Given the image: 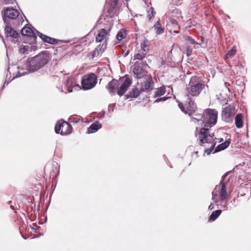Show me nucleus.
I'll list each match as a JSON object with an SVG mask.
<instances>
[{"label": "nucleus", "mask_w": 251, "mask_h": 251, "mask_svg": "<svg viewBox=\"0 0 251 251\" xmlns=\"http://www.w3.org/2000/svg\"><path fill=\"white\" fill-rule=\"evenodd\" d=\"M49 60V53L42 52L34 57L29 58L26 63V67L29 72H34L46 65Z\"/></svg>", "instance_id": "nucleus-1"}, {"label": "nucleus", "mask_w": 251, "mask_h": 251, "mask_svg": "<svg viewBox=\"0 0 251 251\" xmlns=\"http://www.w3.org/2000/svg\"><path fill=\"white\" fill-rule=\"evenodd\" d=\"M205 86V85L199 77L192 76L186 89L187 97L199 96L204 89Z\"/></svg>", "instance_id": "nucleus-2"}, {"label": "nucleus", "mask_w": 251, "mask_h": 251, "mask_svg": "<svg viewBox=\"0 0 251 251\" xmlns=\"http://www.w3.org/2000/svg\"><path fill=\"white\" fill-rule=\"evenodd\" d=\"M218 111L215 109L207 108L205 109L201 117L204 127L210 128L217 122Z\"/></svg>", "instance_id": "nucleus-3"}, {"label": "nucleus", "mask_w": 251, "mask_h": 251, "mask_svg": "<svg viewBox=\"0 0 251 251\" xmlns=\"http://www.w3.org/2000/svg\"><path fill=\"white\" fill-rule=\"evenodd\" d=\"M3 19L4 23L7 25L10 24V20L13 21V24L18 25L20 24L22 19L18 20L20 16L19 11L13 8H4L2 11Z\"/></svg>", "instance_id": "nucleus-4"}, {"label": "nucleus", "mask_w": 251, "mask_h": 251, "mask_svg": "<svg viewBox=\"0 0 251 251\" xmlns=\"http://www.w3.org/2000/svg\"><path fill=\"white\" fill-rule=\"evenodd\" d=\"M178 105L183 112L190 116L194 114L197 110L196 102L190 97H188L187 100L184 104L182 102H178Z\"/></svg>", "instance_id": "nucleus-5"}, {"label": "nucleus", "mask_w": 251, "mask_h": 251, "mask_svg": "<svg viewBox=\"0 0 251 251\" xmlns=\"http://www.w3.org/2000/svg\"><path fill=\"white\" fill-rule=\"evenodd\" d=\"M97 76L94 73L84 75L81 79V86L83 90H90L94 88L97 83Z\"/></svg>", "instance_id": "nucleus-6"}, {"label": "nucleus", "mask_w": 251, "mask_h": 251, "mask_svg": "<svg viewBox=\"0 0 251 251\" xmlns=\"http://www.w3.org/2000/svg\"><path fill=\"white\" fill-rule=\"evenodd\" d=\"M199 135L201 146L206 148L208 144L215 143L213 137L209 133L208 128H201Z\"/></svg>", "instance_id": "nucleus-7"}, {"label": "nucleus", "mask_w": 251, "mask_h": 251, "mask_svg": "<svg viewBox=\"0 0 251 251\" xmlns=\"http://www.w3.org/2000/svg\"><path fill=\"white\" fill-rule=\"evenodd\" d=\"M119 87L117 91V94L119 96H123L127 90L128 87L132 84V79L127 75L121 78L119 80Z\"/></svg>", "instance_id": "nucleus-8"}, {"label": "nucleus", "mask_w": 251, "mask_h": 251, "mask_svg": "<svg viewBox=\"0 0 251 251\" xmlns=\"http://www.w3.org/2000/svg\"><path fill=\"white\" fill-rule=\"evenodd\" d=\"M55 131L63 135L69 134L72 132V127L68 122L58 121L55 126Z\"/></svg>", "instance_id": "nucleus-9"}, {"label": "nucleus", "mask_w": 251, "mask_h": 251, "mask_svg": "<svg viewBox=\"0 0 251 251\" xmlns=\"http://www.w3.org/2000/svg\"><path fill=\"white\" fill-rule=\"evenodd\" d=\"M235 113V106L232 104H229L223 108L222 111V118L225 121L228 122L231 119Z\"/></svg>", "instance_id": "nucleus-10"}, {"label": "nucleus", "mask_w": 251, "mask_h": 251, "mask_svg": "<svg viewBox=\"0 0 251 251\" xmlns=\"http://www.w3.org/2000/svg\"><path fill=\"white\" fill-rule=\"evenodd\" d=\"M110 29H100L98 31L97 34L96 35V42H101L104 41L105 43L109 40L110 36Z\"/></svg>", "instance_id": "nucleus-11"}, {"label": "nucleus", "mask_w": 251, "mask_h": 251, "mask_svg": "<svg viewBox=\"0 0 251 251\" xmlns=\"http://www.w3.org/2000/svg\"><path fill=\"white\" fill-rule=\"evenodd\" d=\"M22 35L28 37L30 38L29 44H35L36 42V35L33 29L29 26H25L21 30Z\"/></svg>", "instance_id": "nucleus-12"}, {"label": "nucleus", "mask_w": 251, "mask_h": 251, "mask_svg": "<svg viewBox=\"0 0 251 251\" xmlns=\"http://www.w3.org/2000/svg\"><path fill=\"white\" fill-rule=\"evenodd\" d=\"M133 72L138 78L144 77L147 75V71L141 66V63L138 61L135 63L133 66Z\"/></svg>", "instance_id": "nucleus-13"}, {"label": "nucleus", "mask_w": 251, "mask_h": 251, "mask_svg": "<svg viewBox=\"0 0 251 251\" xmlns=\"http://www.w3.org/2000/svg\"><path fill=\"white\" fill-rule=\"evenodd\" d=\"M64 84L66 88L67 91L69 93L73 92V88L79 86L76 82V79L73 76L68 77L65 80Z\"/></svg>", "instance_id": "nucleus-14"}, {"label": "nucleus", "mask_w": 251, "mask_h": 251, "mask_svg": "<svg viewBox=\"0 0 251 251\" xmlns=\"http://www.w3.org/2000/svg\"><path fill=\"white\" fill-rule=\"evenodd\" d=\"M153 84L151 77L148 76L145 81L141 83L140 88L142 92H149L152 89Z\"/></svg>", "instance_id": "nucleus-15"}, {"label": "nucleus", "mask_w": 251, "mask_h": 251, "mask_svg": "<svg viewBox=\"0 0 251 251\" xmlns=\"http://www.w3.org/2000/svg\"><path fill=\"white\" fill-rule=\"evenodd\" d=\"M168 28L170 30L171 32L178 33L180 31V26L178 24L176 20L173 18L170 19L167 25Z\"/></svg>", "instance_id": "nucleus-16"}, {"label": "nucleus", "mask_w": 251, "mask_h": 251, "mask_svg": "<svg viewBox=\"0 0 251 251\" xmlns=\"http://www.w3.org/2000/svg\"><path fill=\"white\" fill-rule=\"evenodd\" d=\"M218 188L220 190L219 196L220 199L221 201L225 200L227 197V192L226 190V182L224 180H222L219 186L217 185L215 189Z\"/></svg>", "instance_id": "nucleus-17"}, {"label": "nucleus", "mask_w": 251, "mask_h": 251, "mask_svg": "<svg viewBox=\"0 0 251 251\" xmlns=\"http://www.w3.org/2000/svg\"><path fill=\"white\" fill-rule=\"evenodd\" d=\"M118 1L109 0L106 7L107 13L110 17L114 16L116 13V8L117 5Z\"/></svg>", "instance_id": "nucleus-18"}, {"label": "nucleus", "mask_w": 251, "mask_h": 251, "mask_svg": "<svg viewBox=\"0 0 251 251\" xmlns=\"http://www.w3.org/2000/svg\"><path fill=\"white\" fill-rule=\"evenodd\" d=\"M119 87V81L115 79H113L111 81L108 82L106 86V88L108 90L110 93L114 94L116 91Z\"/></svg>", "instance_id": "nucleus-19"}, {"label": "nucleus", "mask_w": 251, "mask_h": 251, "mask_svg": "<svg viewBox=\"0 0 251 251\" xmlns=\"http://www.w3.org/2000/svg\"><path fill=\"white\" fill-rule=\"evenodd\" d=\"M10 24L9 25H5V34L6 36V37H13L14 38H16L18 37V36L19 35L18 32L16 31L15 30L13 29L11 26H10Z\"/></svg>", "instance_id": "nucleus-20"}, {"label": "nucleus", "mask_w": 251, "mask_h": 251, "mask_svg": "<svg viewBox=\"0 0 251 251\" xmlns=\"http://www.w3.org/2000/svg\"><path fill=\"white\" fill-rule=\"evenodd\" d=\"M101 127V125L99 122H96L88 128L87 133L88 134L94 133L100 128Z\"/></svg>", "instance_id": "nucleus-21"}, {"label": "nucleus", "mask_w": 251, "mask_h": 251, "mask_svg": "<svg viewBox=\"0 0 251 251\" xmlns=\"http://www.w3.org/2000/svg\"><path fill=\"white\" fill-rule=\"evenodd\" d=\"M103 45L101 46L99 45L92 52V58L98 57L100 54L104 52L105 47L104 48H103Z\"/></svg>", "instance_id": "nucleus-22"}, {"label": "nucleus", "mask_w": 251, "mask_h": 251, "mask_svg": "<svg viewBox=\"0 0 251 251\" xmlns=\"http://www.w3.org/2000/svg\"><path fill=\"white\" fill-rule=\"evenodd\" d=\"M39 36L41 37V38L45 42H47L48 43L50 44H56L57 43V40L51 38L50 37H49L46 35L43 34L42 33H40V35Z\"/></svg>", "instance_id": "nucleus-23"}, {"label": "nucleus", "mask_w": 251, "mask_h": 251, "mask_svg": "<svg viewBox=\"0 0 251 251\" xmlns=\"http://www.w3.org/2000/svg\"><path fill=\"white\" fill-rule=\"evenodd\" d=\"M235 124L237 128H241L243 126V116L242 114H238L235 118Z\"/></svg>", "instance_id": "nucleus-24"}, {"label": "nucleus", "mask_w": 251, "mask_h": 251, "mask_svg": "<svg viewBox=\"0 0 251 251\" xmlns=\"http://www.w3.org/2000/svg\"><path fill=\"white\" fill-rule=\"evenodd\" d=\"M151 28H154L156 33L160 34L164 32V28L162 26L159 20L157 21Z\"/></svg>", "instance_id": "nucleus-25"}, {"label": "nucleus", "mask_w": 251, "mask_h": 251, "mask_svg": "<svg viewBox=\"0 0 251 251\" xmlns=\"http://www.w3.org/2000/svg\"><path fill=\"white\" fill-rule=\"evenodd\" d=\"M230 144V142L226 140L224 143L219 145L216 148L214 152H217L226 149Z\"/></svg>", "instance_id": "nucleus-26"}, {"label": "nucleus", "mask_w": 251, "mask_h": 251, "mask_svg": "<svg viewBox=\"0 0 251 251\" xmlns=\"http://www.w3.org/2000/svg\"><path fill=\"white\" fill-rule=\"evenodd\" d=\"M155 14L156 12L154 11L153 7H151L148 9L147 17L149 23H151L152 22Z\"/></svg>", "instance_id": "nucleus-27"}, {"label": "nucleus", "mask_w": 251, "mask_h": 251, "mask_svg": "<svg viewBox=\"0 0 251 251\" xmlns=\"http://www.w3.org/2000/svg\"><path fill=\"white\" fill-rule=\"evenodd\" d=\"M166 92V90L165 86L160 87V88H158L155 92L154 98H155L157 97H161L164 95Z\"/></svg>", "instance_id": "nucleus-28"}, {"label": "nucleus", "mask_w": 251, "mask_h": 251, "mask_svg": "<svg viewBox=\"0 0 251 251\" xmlns=\"http://www.w3.org/2000/svg\"><path fill=\"white\" fill-rule=\"evenodd\" d=\"M126 32L125 30L122 29L117 33L116 35L117 39L121 41L126 36Z\"/></svg>", "instance_id": "nucleus-29"}, {"label": "nucleus", "mask_w": 251, "mask_h": 251, "mask_svg": "<svg viewBox=\"0 0 251 251\" xmlns=\"http://www.w3.org/2000/svg\"><path fill=\"white\" fill-rule=\"evenodd\" d=\"M142 92L141 88H134L130 92V96L131 97L136 98L139 96Z\"/></svg>", "instance_id": "nucleus-30"}, {"label": "nucleus", "mask_w": 251, "mask_h": 251, "mask_svg": "<svg viewBox=\"0 0 251 251\" xmlns=\"http://www.w3.org/2000/svg\"><path fill=\"white\" fill-rule=\"evenodd\" d=\"M222 210H217L215 211H213L212 214L210 215L209 218V220L210 221H214L221 214Z\"/></svg>", "instance_id": "nucleus-31"}, {"label": "nucleus", "mask_w": 251, "mask_h": 251, "mask_svg": "<svg viewBox=\"0 0 251 251\" xmlns=\"http://www.w3.org/2000/svg\"><path fill=\"white\" fill-rule=\"evenodd\" d=\"M236 52V50L235 47H233L225 55V59L226 60L228 58L232 57L235 54Z\"/></svg>", "instance_id": "nucleus-32"}, {"label": "nucleus", "mask_w": 251, "mask_h": 251, "mask_svg": "<svg viewBox=\"0 0 251 251\" xmlns=\"http://www.w3.org/2000/svg\"><path fill=\"white\" fill-rule=\"evenodd\" d=\"M215 146V143L207 145V147L205 148L206 150H205L204 152L206 153L207 155H209L211 151L213 150Z\"/></svg>", "instance_id": "nucleus-33"}, {"label": "nucleus", "mask_w": 251, "mask_h": 251, "mask_svg": "<svg viewBox=\"0 0 251 251\" xmlns=\"http://www.w3.org/2000/svg\"><path fill=\"white\" fill-rule=\"evenodd\" d=\"M147 41H144L141 43V49L145 52H147L149 50L150 48L149 45L147 44Z\"/></svg>", "instance_id": "nucleus-34"}, {"label": "nucleus", "mask_w": 251, "mask_h": 251, "mask_svg": "<svg viewBox=\"0 0 251 251\" xmlns=\"http://www.w3.org/2000/svg\"><path fill=\"white\" fill-rule=\"evenodd\" d=\"M221 96V94H220L219 95H217V99L219 100L220 103L223 105L227 104L228 100L226 98H221L220 97Z\"/></svg>", "instance_id": "nucleus-35"}, {"label": "nucleus", "mask_w": 251, "mask_h": 251, "mask_svg": "<svg viewBox=\"0 0 251 251\" xmlns=\"http://www.w3.org/2000/svg\"><path fill=\"white\" fill-rule=\"evenodd\" d=\"M146 55V53H137L135 54L134 56V59H138V60H142L145 57Z\"/></svg>", "instance_id": "nucleus-36"}, {"label": "nucleus", "mask_w": 251, "mask_h": 251, "mask_svg": "<svg viewBox=\"0 0 251 251\" xmlns=\"http://www.w3.org/2000/svg\"><path fill=\"white\" fill-rule=\"evenodd\" d=\"M185 39L187 41H188L189 43L191 44L197 45H200V44L198 43L197 42H196L194 39L191 38L189 36H186Z\"/></svg>", "instance_id": "nucleus-37"}, {"label": "nucleus", "mask_w": 251, "mask_h": 251, "mask_svg": "<svg viewBox=\"0 0 251 251\" xmlns=\"http://www.w3.org/2000/svg\"><path fill=\"white\" fill-rule=\"evenodd\" d=\"M69 120H70L71 122L76 123L80 121V118L79 117H75V116H71L70 117Z\"/></svg>", "instance_id": "nucleus-38"}, {"label": "nucleus", "mask_w": 251, "mask_h": 251, "mask_svg": "<svg viewBox=\"0 0 251 251\" xmlns=\"http://www.w3.org/2000/svg\"><path fill=\"white\" fill-rule=\"evenodd\" d=\"M19 70H18V74H19L20 76H21L22 75H24L25 74H26L27 73V71H25V70L21 68L20 69V67H18Z\"/></svg>", "instance_id": "nucleus-39"}, {"label": "nucleus", "mask_w": 251, "mask_h": 251, "mask_svg": "<svg viewBox=\"0 0 251 251\" xmlns=\"http://www.w3.org/2000/svg\"><path fill=\"white\" fill-rule=\"evenodd\" d=\"M192 52V49L190 47H187L186 49V54L187 56H189L191 55Z\"/></svg>", "instance_id": "nucleus-40"}, {"label": "nucleus", "mask_w": 251, "mask_h": 251, "mask_svg": "<svg viewBox=\"0 0 251 251\" xmlns=\"http://www.w3.org/2000/svg\"><path fill=\"white\" fill-rule=\"evenodd\" d=\"M15 0H3V2L5 4H13L14 3Z\"/></svg>", "instance_id": "nucleus-41"}, {"label": "nucleus", "mask_w": 251, "mask_h": 251, "mask_svg": "<svg viewBox=\"0 0 251 251\" xmlns=\"http://www.w3.org/2000/svg\"><path fill=\"white\" fill-rule=\"evenodd\" d=\"M167 99V98L166 97H162V98H159V99H158L157 100H156L154 102H159L161 100H166Z\"/></svg>", "instance_id": "nucleus-42"}, {"label": "nucleus", "mask_w": 251, "mask_h": 251, "mask_svg": "<svg viewBox=\"0 0 251 251\" xmlns=\"http://www.w3.org/2000/svg\"><path fill=\"white\" fill-rule=\"evenodd\" d=\"M129 50H127L125 53L124 52V51H123V52L121 53L122 54V55L124 56V57H126V56L128 55V54H129Z\"/></svg>", "instance_id": "nucleus-43"}, {"label": "nucleus", "mask_w": 251, "mask_h": 251, "mask_svg": "<svg viewBox=\"0 0 251 251\" xmlns=\"http://www.w3.org/2000/svg\"><path fill=\"white\" fill-rule=\"evenodd\" d=\"M29 46H25L23 49H21L22 50H23V52H25V50H28Z\"/></svg>", "instance_id": "nucleus-44"}, {"label": "nucleus", "mask_w": 251, "mask_h": 251, "mask_svg": "<svg viewBox=\"0 0 251 251\" xmlns=\"http://www.w3.org/2000/svg\"><path fill=\"white\" fill-rule=\"evenodd\" d=\"M214 208V206L212 204H211L209 206L208 208L210 210H212Z\"/></svg>", "instance_id": "nucleus-45"}, {"label": "nucleus", "mask_w": 251, "mask_h": 251, "mask_svg": "<svg viewBox=\"0 0 251 251\" xmlns=\"http://www.w3.org/2000/svg\"><path fill=\"white\" fill-rule=\"evenodd\" d=\"M10 207H11L12 209H14V208H13V206L12 205H10Z\"/></svg>", "instance_id": "nucleus-46"}]
</instances>
